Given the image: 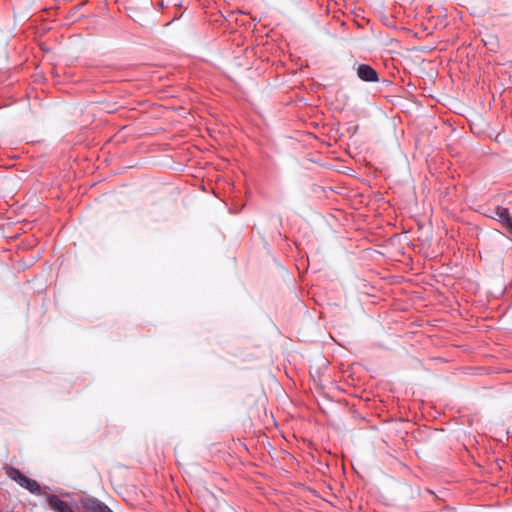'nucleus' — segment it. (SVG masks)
I'll return each mask as SVG.
<instances>
[{
	"label": "nucleus",
	"instance_id": "obj_1",
	"mask_svg": "<svg viewBox=\"0 0 512 512\" xmlns=\"http://www.w3.org/2000/svg\"><path fill=\"white\" fill-rule=\"evenodd\" d=\"M80 504L83 512H113L105 503L96 498L82 499Z\"/></svg>",
	"mask_w": 512,
	"mask_h": 512
},
{
	"label": "nucleus",
	"instance_id": "obj_2",
	"mask_svg": "<svg viewBox=\"0 0 512 512\" xmlns=\"http://www.w3.org/2000/svg\"><path fill=\"white\" fill-rule=\"evenodd\" d=\"M48 506L54 512H75L71 503L62 500L59 496L54 494H48L46 497Z\"/></svg>",
	"mask_w": 512,
	"mask_h": 512
},
{
	"label": "nucleus",
	"instance_id": "obj_3",
	"mask_svg": "<svg viewBox=\"0 0 512 512\" xmlns=\"http://www.w3.org/2000/svg\"><path fill=\"white\" fill-rule=\"evenodd\" d=\"M357 76L365 82H377L379 80L377 71L367 64H360L357 68Z\"/></svg>",
	"mask_w": 512,
	"mask_h": 512
},
{
	"label": "nucleus",
	"instance_id": "obj_4",
	"mask_svg": "<svg viewBox=\"0 0 512 512\" xmlns=\"http://www.w3.org/2000/svg\"><path fill=\"white\" fill-rule=\"evenodd\" d=\"M494 215L506 228L512 225V217L508 208L497 207L494 211Z\"/></svg>",
	"mask_w": 512,
	"mask_h": 512
},
{
	"label": "nucleus",
	"instance_id": "obj_5",
	"mask_svg": "<svg viewBox=\"0 0 512 512\" xmlns=\"http://www.w3.org/2000/svg\"><path fill=\"white\" fill-rule=\"evenodd\" d=\"M7 475L9 476V478H11L13 481H15L21 487L23 486L24 481H26V479L28 478L27 476L22 474L19 469L14 468V467H10L7 470Z\"/></svg>",
	"mask_w": 512,
	"mask_h": 512
},
{
	"label": "nucleus",
	"instance_id": "obj_6",
	"mask_svg": "<svg viewBox=\"0 0 512 512\" xmlns=\"http://www.w3.org/2000/svg\"><path fill=\"white\" fill-rule=\"evenodd\" d=\"M22 487L27 489L31 494H34L37 496L42 494V488L36 480L27 478L26 481H24V484Z\"/></svg>",
	"mask_w": 512,
	"mask_h": 512
}]
</instances>
